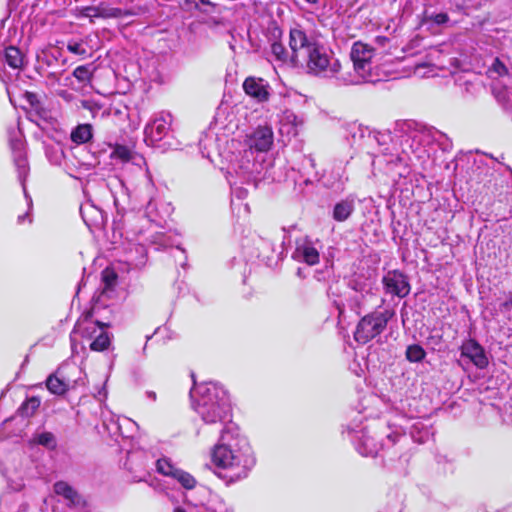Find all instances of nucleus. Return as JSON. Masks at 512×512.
<instances>
[{"label":"nucleus","instance_id":"f257e3e1","mask_svg":"<svg viewBox=\"0 0 512 512\" xmlns=\"http://www.w3.org/2000/svg\"><path fill=\"white\" fill-rule=\"evenodd\" d=\"M144 177L140 196L141 202L145 204L144 217H138L132 212L123 215L118 213L112 224L113 238L124 240L125 262L134 268L146 263L149 247L159 251L174 244L171 236L160 230L169 214L168 207L159 209L154 200L155 186L147 172Z\"/></svg>","mask_w":512,"mask_h":512},{"label":"nucleus","instance_id":"f03ea898","mask_svg":"<svg viewBox=\"0 0 512 512\" xmlns=\"http://www.w3.org/2000/svg\"><path fill=\"white\" fill-rule=\"evenodd\" d=\"M382 147L386 139L392 141L391 147L381 148V153L373 159V164H386V172L398 177L409 174V166L423 164L430 157V147L436 143L443 151L452 148L448 136L432 126L409 121L395 130L394 137L381 134L375 138Z\"/></svg>","mask_w":512,"mask_h":512},{"label":"nucleus","instance_id":"7ed1b4c3","mask_svg":"<svg viewBox=\"0 0 512 512\" xmlns=\"http://www.w3.org/2000/svg\"><path fill=\"white\" fill-rule=\"evenodd\" d=\"M215 474L227 485L245 479L256 464L254 452L238 427L228 426L220 433L219 441L211 450Z\"/></svg>","mask_w":512,"mask_h":512},{"label":"nucleus","instance_id":"20e7f679","mask_svg":"<svg viewBox=\"0 0 512 512\" xmlns=\"http://www.w3.org/2000/svg\"><path fill=\"white\" fill-rule=\"evenodd\" d=\"M347 434L357 452L365 457H375L380 450L390 449H394V455L399 454L409 440L400 426L381 418L369 421L366 415L353 420L347 426Z\"/></svg>","mask_w":512,"mask_h":512},{"label":"nucleus","instance_id":"39448f33","mask_svg":"<svg viewBox=\"0 0 512 512\" xmlns=\"http://www.w3.org/2000/svg\"><path fill=\"white\" fill-rule=\"evenodd\" d=\"M289 47L293 51L295 68H303L312 76L336 79L339 83L341 63L332 50L301 28H292Z\"/></svg>","mask_w":512,"mask_h":512},{"label":"nucleus","instance_id":"423d86ee","mask_svg":"<svg viewBox=\"0 0 512 512\" xmlns=\"http://www.w3.org/2000/svg\"><path fill=\"white\" fill-rule=\"evenodd\" d=\"M193 408L201 420L219 433L236 424L232 422V406L227 390L218 382H205L191 391Z\"/></svg>","mask_w":512,"mask_h":512},{"label":"nucleus","instance_id":"0eeeda50","mask_svg":"<svg viewBox=\"0 0 512 512\" xmlns=\"http://www.w3.org/2000/svg\"><path fill=\"white\" fill-rule=\"evenodd\" d=\"M375 49L363 42H355L351 48L350 58L353 62V72L342 73L339 76L341 85H359L375 83L380 80L373 62Z\"/></svg>","mask_w":512,"mask_h":512},{"label":"nucleus","instance_id":"6e6552de","mask_svg":"<svg viewBox=\"0 0 512 512\" xmlns=\"http://www.w3.org/2000/svg\"><path fill=\"white\" fill-rule=\"evenodd\" d=\"M390 309L375 310L360 319L354 332V339L359 344H366L379 336L394 317Z\"/></svg>","mask_w":512,"mask_h":512},{"label":"nucleus","instance_id":"1a4fd4ad","mask_svg":"<svg viewBox=\"0 0 512 512\" xmlns=\"http://www.w3.org/2000/svg\"><path fill=\"white\" fill-rule=\"evenodd\" d=\"M172 115L168 112L157 114L144 129L145 142L162 150L176 149L170 140Z\"/></svg>","mask_w":512,"mask_h":512},{"label":"nucleus","instance_id":"9d476101","mask_svg":"<svg viewBox=\"0 0 512 512\" xmlns=\"http://www.w3.org/2000/svg\"><path fill=\"white\" fill-rule=\"evenodd\" d=\"M9 142L13 155V162L17 171L18 180L23 189L24 197L29 200L31 207V196L27 192L26 179L30 172V167L26 154V144L20 129L9 132Z\"/></svg>","mask_w":512,"mask_h":512},{"label":"nucleus","instance_id":"9b49d317","mask_svg":"<svg viewBox=\"0 0 512 512\" xmlns=\"http://www.w3.org/2000/svg\"><path fill=\"white\" fill-rule=\"evenodd\" d=\"M152 465V459L143 451L128 452L124 462V467L134 482H146Z\"/></svg>","mask_w":512,"mask_h":512},{"label":"nucleus","instance_id":"f8f14e48","mask_svg":"<svg viewBox=\"0 0 512 512\" xmlns=\"http://www.w3.org/2000/svg\"><path fill=\"white\" fill-rule=\"evenodd\" d=\"M94 312L95 308L92 309L91 313L85 315L76 322L73 331L70 334L71 346L73 350L75 348L77 335L90 342L102 329L109 327L108 323L94 320Z\"/></svg>","mask_w":512,"mask_h":512},{"label":"nucleus","instance_id":"ddd939ff","mask_svg":"<svg viewBox=\"0 0 512 512\" xmlns=\"http://www.w3.org/2000/svg\"><path fill=\"white\" fill-rule=\"evenodd\" d=\"M364 296L357 291H349L333 300V304L338 312L339 322H345L348 318L347 312L360 315L363 310Z\"/></svg>","mask_w":512,"mask_h":512},{"label":"nucleus","instance_id":"4468645a","mask_svg":"<svg viewBox=\"0 0 512 512\" xmlns=\"http://www.w3.org/2000/svg\"><path fill=\"white\" fill-rule=\"evenodd\" d=\"M382 283L387 294L399 298L406 297L411 290L408 277L399 270L388 271L383 276Z\"/></svg>","mask_w":512,"mask_h":512},{"label":"nucleus","instance_id":"2eb2a0df","mask_svg":"<svg viewBox=\"0 0 512 512\" xmlns=\"http://www.w3.org/2000/svg\"><path fill=\"white\" fill-rule=\"evenodd\" d=\"M243 90L255 102L262 104L268 102L271 96V86L267 80L249 76L243 82Z\"/></svg>","mask_w":512,"mask_h":512},{"label":"nucleus","instance_id":"dca6fc26","mask_svg":"<svg viewBox=\"0 0 512 512\" xmlns=\"http://www.w3.org/2000/svg\"><path fill=\"white\" fill-rule=\"evenodd\" d=\"M420 26L436 34L442 29L451 26V20L447 12L429 7L422 14Z\"/></svg>","mask_w":512,"mask_h":512},{"label":"nucleus","instance_id":"f3484780","mask_svg":"<svg viewBox=\"0 0 512 512\" xmlns=\"http://www.w3.org/2000/svg\"><path fill=\"white\" fill-rule=\"evenodd\" d=\"M53 491L56 495L62 497L67 507L76 510H83L87 506V501L72 485L60 480L54 483Z\"/></svg>","mask_w":512,"mask_h":512},{"label":"nucleus","instance_id":"a211bd4d","mask_svg":"<svg viewBox=\"0 0 512 512\" xmlns=\"http://www.w3.org/2000/svg\"><path fill=\"white\" fill-rule=\"evenodd\" d=\"M292 258L312 266L319 262L320 254L315 243L310 238L305 237L296 242Z\"/></svg>","mask_w":512,"mask_h":512},{"label":"nucleus","instance_id":"6ab92c4d","mask_svg":"<svg viewBox=\"0 0 512 512\" xmlns=\"http://www.w3.org/2000/svg\"><path fill=\"white\" fill-rule=\"evenodd\" d=\"M274 141L273 130L270 126L257 127L248 138V145L250 149L258 152L268 151Z\"/></svg>","mask_w":512,"mask_h":512},{"label":"nucleus","instance_id":"aec40b11","mask_svg":"<svg viewBox=\"0 0 512 512\" xmlns=\"http://www.w3.org/2000/svg\"><path fill=\"white\" fill-rule=\"evenodd\" d=\"M461 355L469 358L470 361L478 368L483 369L488 365L483 347L475 340L468 339L461 345Z\"/></svg>","mask_w":512,"mask_h":512},{"label":"nucleus","instance_id":"412c9836","mask_svg":"<svg viewBox=\"0 0 512 512\" xmlns=\"http://www.w3.org/2000/svg\"><path fill=\"white\" fill-rule=\"evenodd\" d=\"M355 208L356 196L349 194L334 204L331 212L332 219L336 222H345L354 213Z\"/></svg>","mask_w":512,"mask_h":512},{"label":"nucleus","instance_id":"4be33fe9","mask_svg":"<svg viewBox=\"0 0 512 512\" xmlns=\"http://www.w3.org/2000/svg\"><path fill=\"white\" fill-rule=\"evenodd\" d=\"M110 158L122 164L132 163L138 166L140 170H142L141 165L145 164L142 156L133 152L128 146L121 144L112 147Z\"/></svg>","mask_w":512,"mask_h":512},{"label":"nucleus","instance_id":"5701e85b","mask_svg":"<svg viewBox=\"0 0 512 512\" xmlns=\"http://www.w3.org/2000/svg\"><path fill=\"white\" fill-rule=\"evenodd\" d=\"M83 221L88 227L97 226L103 221V214L100 209L92 204H84L80 207Z\"/></svg>","mask_w":512,"mask_h":512},{"label":"nucleus","instance_id":"b1692460","mask_svg":"<svg viewBox=\"0 0 512 512\" xmlns=\"http://www.w3.org/2000/svg\"><path fill=\"white\" fill-rule=\"evenodd\" d=\"M100 4V16L101 18L108 19H123L135 15L131 9H122L113 7L107 2H101Z\"/></svg>","mask_w":512,"mask_h":512},{"label":"nucleus","instance_id":"393cba45","mask_svg":"<svg viewBox=\"0 0 512 512\" xmlns=\"http://www.w3.org/2000/svg\"><path fill=\"white\" fill-rule=\"evenodd\" d=\"M93 137V127L90 124H79L72 129L70 139L77 145L89 142Z\"/></svg>","mask_w":512,"mask_h":512},{"label":"nucleus","instance_id":"a878e982","mask_svg":"<svg viewBox=\"0 0 512 512\" xmlns=\"http://www.w3.org/2000/svg\"><path fill=\"white\" fill-rule=\"evenodd\" d=\"M271 53L277 62L294 67L293 51L289 53L281 42L275 41L271 44Z\"/></svg>","mask_w":512,"mask_h":512},{"label":"nucleus","instance_id":"bb28decb","mask_svg":"<svg viewBox=\"0 0 512 512\" xmlns=\"http://www.w3.org/2000/svg\"><path fill=\"white\" fill-rule=\"evenodd\" d=\"M431 435V429L421 421H416L410 427V438L416 443H425Z\"/></svg>","mask_w":512,"mask_h":512},{"label":"nucleus","instance_id":"cd10ccee","mask_svg":"<svg viewBox=\"0 0 512 512\" xmlns=\"http://www.w3.org/2000/svg\"><path fill=\"white\" fill-rule=\"evenodd\" d=\"M102 329L94 339L89 342V347L92 351L101 352L109 348L111 344V337L106 330Z\"/></svg>","mask_w":512,"mask_h":512},{"label":"nucleus","instance_id":"c85d7f7f","mask_svg":"<svg viewBox=\"0 0 512 512\" xmlns=\"http://www.w3.org/2000/svg\"><path fill=\"white\" fill-rule=\"evenodd\" d=\"M40 399L36 396L27 398L17 410V414L24 418H29L34 415L40 406Z\"/></svg>","mask_w":512,"mask_h":512},{"label":"nucleus","instance_id":"c756f323","mask_svg":"<svg viewBox=\"0 0 512 512\" xmlns=\"http://www.w3.org/2000/svg\"><path fill=\"white\" fill-rule=\"evenodd\" d=\"M46 387L52 394L63 395L68 390L69 384L52 374L46 380Z\"/></svg>","mask_w":512,"mask_h":512},{"label":"nucleus","instance_id":"7c9ffc66","mask_svg":"<svg viewBox=\"0 0 512 512\" xmlns=\"http://www.w3.org/2000/svg\"><path fill=\"white\" fill-rule=\"evenodd\" d=\"M403 497L398 492H392L387 495V501L380 512H402Z\"/></svg>","mask_w":512,"mask_h":512},{"label":"nucleus","instance_id":"2f4dec72","mask_svg":"<svg viewBox=\"0 0 512 512\" xmlns=\"http://www.w3.org/2000/svg\"><path fill=\"white\" fill-rule=\"evenodd\" d=\"M5 61L13 69L20 68L23 64L21 51L15 46H9L5 49Z\"/></svg>","mask_w":512,"mask_h":512},{"label":"nucleus","instance_id":"473e14b6","mask_svg":"<svg viewBox=\"0 0 512 512\" xmlns=\"http://www.w3.org/2000/svg\"><path fill=\"white\" fill-rule=\"evenodd\" d=\"M34 442L49 450H54L57 447V440L52 432L43 431L36 433L33 438Z\"/></svg>","mask_w":512,"mask_h":512},{"label":"nucleus","instance_id":"72a5a7b5","mask_svg":"<svg viewBox=\"0 0 512 512\" xmlns=\"http://www.w3.org/2000/svg\"><path fill=\"white\" fill-rule=\"evenodd\" d=\"M405 357L411 363H420L425 359L426 351L421 345L412 344L407 346Z\"/></svg>","mask_w":512,"mask_h":512},{"label":"nucleus","instance_id":"f704fd0d","mask_svg":"<svg viewBox=\"0 0 512 512\" xmlns=\"http://www.w3.org/2000/svg\"><path fill=\"white\" fill-rule=\"evenodd\" d=\"M346 181L347 178L344 177L340 172L336 173L335 179L333 181L327 176H324L322 179L323 185L336 193H341L344 191Z\"/></svg>","mask_w":512,"mask_h":512},{"label":"nucleus","instance_id":"c9c22d12","mask_svg":"<svg viewBox=\"0 0 512 512\" xmlns=\"http://www.w3.org/2000/svg\"><path fill=\"white\" fill-rule=\"evenodd\" d=\"M67 50L81 58H85L88 55L87 43L83 40H70L67 43Z\"/></svg>","mask_w":512,"mask_h":512},{"label":"nucleus","instance_id":"e433bc0d","mask_svg":"<svg viewBox=\"0 0 512 512\" xmlns=\"http://www.w3.org/2000/svg\"><path fill=\"white\" fill-rule=\"evenodd\" d=\"M173 478H175L185 489H193L196 486L195 478L181 469H177Z\"/></svg>","mask_w":512,"mask_h":512},{"label":"nucleus","instance_id":"4c0bfd02","mask_svg":"<svg viewBox=\"0 0 512 512\" xmlns=\"http://www.w3.org/2000/svg\"><path fill=\"white\" fill-rule=\"evenodd\" d=\"M153 465L156 466V469L160 474L171 477L174 476L176 470L178 469L166 458L156 460L153 462Z\"/></svg>","mask_w":512,"mask_h":512},{"label":"nucleus","instance_id":"58836bf2","mask_svg":"<svg viewBox=\"0 0 512 512\" xmlns=\"http://www.w3.org/2000/svg\"><path fill=\"white\" fill-rule=\"evenodd\" d=\"M91 66V64L78 66L72 75L81 83L89 82L92 77Z\"/></svg>","mask_w":512,"mask_h":512},{"label":"nucleus","instance_id":"ea45409f","mask_svg":"<svg viewBox=\"0 0 512 512\" xmlns=\"http://www.w3.org/2000/svg\"><path fill=\"white\" fill-rule=\"evenodd\" d=\"M79 16L84 18H101L100 4L96 6H83L78 8Z\"/></svg>","mask_w":512,"mask_h":512},{"label":"nucleus","instance_id":"a19ab883","mask_svg":"<svg viewBox=\"0 0 512 512\" xmlns=\"http://www.w3.org/2000/svg\"><path fill=\"white\" fill-rule=\"evenodd\" d=\"M350 134L353 138V144H356L358 140L365 138L368 134V140H371L370 132L367 128H363L361 125H353L350 130Z\"/></svg>","mask_w":512,"mask_h":512},{"label":"nucleus","instance_id":"79ce46f5","mask_svg":"<svg viewBox=\"0 0 512 512\" xmlns=\"http://www.w3.org/2000/svg\"><path fill=\"white\" fill-rule=\"evenodd\" d=\"M117 275L112 270H104L102 273V280L105 286V289H111L116 283Z\"/></svg>","mask_w":512,"mask_h":512},{"label":"nucleus","instance_id":"37998d69","mask_svg":"<svg viewBox=\"0 0 512 512\" xmlns=\"http://www.w3.org/2000/svg\"><path fill=\"white\" fill-rule=\"evenodd\" d=\"M491 74H496L498 76H503L507 74L508 70L503 62H501L498 58L493 60V63L489 69Z\"/></svg>","mask_w":512,"mask_h":512},{"label":"nucleus","instance_id":"c03bdc74","mask_svg":"<svg viewBox=\"0 0 512 512\" xmlns=\"http://www.w3.org/2000/svg\"><path fill=\"white\" fill-rule=\"evenodd\" d=\"M82 107L86 110H89L92 113V116L95 117L96 113L101 110V105L94 101L90 100H83L82 101Z\"/></svg>","mask_w":512,"mask_h":512},{"label":"nucleus","instance_id":"a18cd8bd","mask_svg":"<svg viewBox=\"0 0 512 512\" xmlns=\"http://www.w3.org/2000/svg\"><path fill=\"white\" fill-rule=\"evenodd\" d=\"M282 231L284 234H283V239L281 241V244L278 246V248H275L274 246L271 248L272 252L278 253L279 256H282L284 254L285 245H286V243L290 242L289 236L287 235L288 231L286 230V228H282Z\"/></svg>","mask_w":512,"mask_h":512},{"label":"nucleus","instance_id":"49530a36","mask_svg":"<svg viewBox=\"0 0 512 512\" xmlns=\"http://www.w3.org/2000/svg\"><path fill=\"white\" fill-rule=\"evenodd\" d=\"M284 119L295 127L301 124V121L299 120L298 116L295 115L292 111H286L284 113Z\"/></svg>","mask_w":512,"mask_h":512},{"label":"nucleus","instance_id":"de8ad7c7","mask_svg":"<svg viewBox=\"0 0 512 512\" xmlns=\"http://www.w3.org/2000/svg\"><path fill=\"white\" fill-rule=\"evenodd\" d=\"M26 199V202H27V207H28V210L26 213L22 214V215H19L18 218H17V222L19 224H22L25 220H28L29 223L32 222V219L30 217V211L32 210V207H33V202L31 201V207L29 206V200L25 197Z\"/></svg>","mask_w":512,"mask_h":512},{"label":"nucleus","instance_id":"09e8293b","mask_svg":"<svg viewBox=\"0 0 512 512\" xmlns=\"http://www.w3.org/2000/svg\"><path fill=\"white\" fill-rule=\"evenodd\" d=\"M247 194H248V192L245 188H242V187L232 188V195L238 199H245Z\"/></svg>","mask_w":512,"mask_h":512},{"label":"nucleus","instance_id":"8fccbe9b","mask_svg":"<svg viewBox=\"0 0 512 512\" xmlns=\"http://www.w3.org/2000/svg\"><path fill=\"white\" fill-rule=\"evenodd\" d=\"M512 308V293H509L507 299L500 304V310L502 312L509 311Z\"/></svg>","mask_w":512,"mask_h":512},{"label":"nucleus","instance_id":"3c124183","mask_svg":"<svg viewBox=\"0 0 512 512\" xmlns=\"http://www.w3.org/2000/svg\"><path fill=\"white\" fill-rule=\"evenodd\" d=\"M302 165H303L304 169H307L308 167L311 169H314L315 168V160L311 155L304 156Z\"/></svg>","mask_w":512,"mask_h":512},{"label":"nucleus","instance_id":"603ef678","mask_svg":"<svg viewBox=\"0 0 512 512\" xmlns=\"http://www.w3.org/2000/svg\"><path fill=\"white\" fill-rule=\"evenodd\" d=\"M55 150V147L54 146H46L45 147V151H46V155L48 157H50V154H54L55 153V161H58L59 157H58V149L56 151Z\"/></svg>","mask_w":512,"mask_h":512},{"label":"nucleus","instance_id":"864d4df0","mask_svg":"<svg viewBox=\"0 0 512 512\" xmlns=\"http://www.w3.org/2000/svg\"><path fill=\"white\" fill-rule=\"evenodd\" d=\"M58 95H59L60 97H62L63 99L67 100V101H68V100H70V99H71V97H72V94H71V93H69L67 90H61V91H59V92H58Z\"/></svg>","mask_w":512,"mask_h":512},{"label":"nucleus","instance_id":"5fc2aeb1","mask_svg":"<svg viewBox=\"0 0 512 512\" xmlns=\"http://www.w3.org/2000/svg\"><path fill=\"white\" fill-rule=\"evenodd\" d=\"M146 396H147V398L151 399L152 401L156 400V393L154 391H147Z\"/></svg>","mask_w":512,"mask_h":512},{"label":"nucleus","instance_id":"6e6d98bb","mask_svg":"<svg viewBox=\"0 0 512 512\" xmlns=\"http://www.w3.org/2000/svg\"><path fill=\"white\" fill-rule=\"evenodd\" d=\"M305 186H308V185H312L313 184V180L310 179V178H306L303 180L302 182Z\"/></svg>","mask_w":512,"mask_h":512},{"label":"nucleus","instance_id":"4d7b16f0","mask_svg":"<svg viewBox=\"0 0 512 512\" xmlns=\"http://www.w3.org/2000/svg\"><path fill=\"white\" fill-rule=\"evenodd\" d=\"M174 512H186V511L183 508H181V507H176L174 509Z\"/></svg>","mask_w":512,"mask_h":512},{"label":"nucleus","instance_id":"13d9d810","mask_svg":"<svg viewBox=\"0 0 512 512\" xmlns=\"http://www.w3.org/2000/svg\"><path fill=\"white\" fill-rule=\"evenodd\" d=\"M309 4H317L319 0H305Z\"/></svg>","mask_w":512,"mask_h":512},{"label":"nucleus","instance_id":"bf43d9fd","mask_svg":"<svg viewBox=\"0 0 512 512\" xmlns=\"http://www.w3.org/2000/svg\"><path fill=\"white\" fill-rule=\"evenodd\" d=\"M465 85L467 86V87H466V90H467V91H470L469 87H470V86H473V85H472L470 82H468V81H467V82H465Z\"/></svg>","mask_w":512,"mask_h":512},{"label":"nucleus","instance_id":"052dcab7","mask_svg":"<svg viewBox=\"0 0 512 512\" xmlns=\"http://www.w3.org/2000/svg\"><path fill=\"white\" fill-rule=\"evenodd\" d=\"M376 40H377L378 42H383V41H385V40H386V38H385V37H377V38H376Z\"/></svg>","mask_w":512,"mask_h":512},{"label":"nucleus","instance_id":"680f3d73","mask_svg":"<svg viewBox=\"0 0 512 512\" xmlns=\"http://www.w3.org/2000/svg\"><path fill=\"white\" fill-rule=\"evenodd\" d=\"M0 470H1L2 475H3L4 477H8V476H7V472H6L5 470H3L1 467H0Z\"/></svg>","mask_w":512,"mask_h":512},{"label":"nucleus","instance_id":"e2e57ef3","mask_svg":"<svg viewBox=\"0 0 512 512\" xmlns=\"http://www.w3.org/2000/svg\"><path fill=\"white\" fill-rule=\"evenodd\" d=\"M258 172L257 168H253L250 170V173Z\"/></svg>","mask_w":512,"mask_h":512},{"label":"nucleus","instance_id":"0e129e2a","mask_svg":"<svg viewBox=\"0 0 512 512\" xmlns=\"http://www.w3.org/2000/svg\"><path fill=\"white\" fill-rule=\"evenodd\" d=\"M475 164H482V160H475Z\"/></svg>","mask_w":512,"mask_h":512},{"label":"nucleus","instance_id":"69168bd1","mask_svg":"<svg viewBox=\"0 0 512 512\" xmlns=\"http://www.w3.org/2000/svg\"><path fill=\"white\" fill-rule=\"evenodd\" d=\"M208 512H216V511H214V510H208Z\"/></svg>","mask_w":512,"mask_h":512}]
</instances>
